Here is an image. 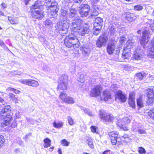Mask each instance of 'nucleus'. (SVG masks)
<instances>
[{
	"instance_id": "nucleus-64",
	"label": "nucleus",
	"mask_w": 154,
	"mask_h": 154,
	"mask_svg": "<svg viewBox=\"0 0 154 154\" xmlns=\"http://www.w3.org/2000/svg\"><path fill=\"white\" fill-rule=\"evenodd\" d=\"M14 100L15 103H18V100L15 97L12 100Z\"/></svg>"
},
{
	"instance_id": "nucleus-42",
	"label": "nucleus",
	"mask_w": 154,
	"mask_h": 154,
	"mask_svg": "<svg viewBox=\"0 0 154 154\" xmlns=\"http://www.w3.org/2000/svg\"><path fill=\"white\" fill-rule=\"evenodd\" d=\"M135 94L134 92H131L129 94L128 100H135Z\"/></svg>"
},
{
	"instance_id": "nucleus-35",
	"label": "nucleus",
	"mask_w": 154,
	"mask_h": 154,
	"mask_svg": "<svg viewBox=\"0 0 154 154\" xmlns=\"http://www.w3.org/2000/svg\"><path fill=\"white\" fill-rule=\"evenodd\" d=\"M137 105L140 107H141L143 106V103L142 99L141 97H139L137 100Z\"/></svg>"
},
{
	"instance_id": "nucleus-10",
	"label": "nucleus",
	"mask_w": 154,
	"mask_h": 154,
	"mask_svg": "<svg viewBox=\"0 0 154 154\" xmlns=\"http://www.w3.org/2000/svg\"><path fill=\"white\" fill-rule=\"evenodd\" d=\"M98 115L101 119L106 124L109 122H112L114 119V117L112 114L107 113L103 110H100Z\"/></svg>"
},
{
	"instance_id": "nucleus-37",
	"label": "nucleus",
	"mask_w": 154,
	"mask_h": 154,
	"mask_svg": "<svg viewBox=\"0 0 154 154\" xmlns=\"http://www.w3.org/2000/svg\"><path fill=\"white\" fill-rule=\"evenodd\" d=\"M90 128L91 132L93 133H95L97 134H99V132L97 131V127L92 126Z\"/></svg>"
},
{
	"instance_id": "nucleus-57",
	"label": "nucleus",
	"mask_w": 154,
	"mask_h": 154,
	"mask_svg": "<svg viewBox=\"0 0 154 154\" xmlns=\"http://www.w3.org/2000/svg\"><path fill=\"white\" fill-rule=\"evenodd\" d=\"M15 115L17 118H19L20 117V113L19 111H16Z\"/></svg>"
},
{
	"instance_id": "nucleus-51",
	"label": "nucleus",
	"mask_w": 154,
	"mask_h": 154,
	"mask_svg": "<svg viewBox=\"0 0 154 154\" xmlns=\"http://www.w3.org/2000/svg\"><path fill=\"white\" fill-rule=\"evenodd\" d=\"M125 38L124 36H121L120 38V42L121 43H122L125 41Z\"/></svg>"
},
{
	"instance_id": "nucleus-62",
	"label": "nucleus",
	"mask_w": 154,
	"mask_h": 154,
	"mask_svg": "<svg viewBox=\"0 0 154 154\" xmlns=\"http://www.w3.org/2000/svg\"><path fill=\"white\" fill-rule=\"evenodd\" d=\"M5 45V43L4 42L1 40L0 39V46H3Z\"/></svg>"
},
{
	"instance_id": "nucleus-59",
	"label": "nucleus",
	"mask_w": 154,
	"mask_h": 154,
	"mask_svg": "<svg viewBox=\"0 0 154 154\" xmlns=\"http://www.w3.org/2000/svg\"><path fill=\"white\" fill-rule=\"evenodd\" d=\"M9 96L11 97V99L13 100L15 97L14 95L12 93H9Z\"/></svg>"
},
{
	"instance_id": "nucleus-3",
	"label": "nucleus",
	"mask_w": 154,
	"mask_h": 154,
	"mask_svg": "<svg viewBox=\"0 0 154 154\" xmlns=\"http://www.w3.org/2000/svg\"><path fill=\"white\" fill-rule=\"evenodd\" d=\"M145 27L144 30L142 32L141 39L140 40V44L142 45H145L149 41L150 35L149 29L154 32V22L152 20H148Z\"/></svg>"
},
{
	"instance_id": "nucleus-52",
	"label": "nucleus",
	"mask_w": 154,
	"mask_h": 154,
	"mask_svg": "<svg viewBox=\"0 0 154 154\" xmlns=\"http://www.w3.org/2000/svg\"><path fill=\"white\" fill-rule=\"evenodd\" d=\"M100 0H90L91 4L92 5L96 4Z\"/></svg>"
},
{
	"instance_id": "nucleus-34",
	"label": "nucleus",
	"mask_w": 154,
	"mask_h": 154,
	"mask_svg": "<svg viewBox=\"0 0 154 154\" xmlns=\"http://www.w3.org/2000/svg\"><path fill=\"white\" fill-rule=\"evenodd\" d=\"M61 144L63 146H68L70 142H68L66 139H64L60 141Z\"/></svg>"
},
{
	"instance_id": "nucleus-54",
	"label": "nucleus",
	"mask_w": 154,
	"mask_h": 154,
	"mask_svg": "<svg viewBox=\"0 0 154 154\" xmlns=\"http://www.w3.org/2000/svg\"><path fill=\"white\" fill-rule=\"evenodd\" d=\"M51 23V21L49 20H47L45 21V24L46 25L49 26Z\"/></svg>"
},
{
	"instance_id": "nucleus-15",
	"label": "nucleus",
	"mask_w": 154,
	"mask_h": 154,
	"mask_svg": "<svg viewBox=\"0 0 154 154\" xmlns=\"http://www.w3.org/2000/svg\"><path fill=\"white\" fill-rule=\"evenodd\" d=\"M144 55L143 50L139 47H137L134 52L133 57L135 60H139L143 57Z\"/></svg>"
},
{
	"instance_id": "nucleus-53",
	"label": "nucleus",
	"mask_w": 154,
	"mask_h": 154,
	"mask_svg": "<svg viewBox=\"0 0 154 154\" xmlns=\"http://www.w3.org/2000/svg\"><path fill=\"white\" fill-rule=\"evenodd\" d=\"M102 154H113V153L109 150H107L103 152Z\"/></svg>"
},
{
	"instance_id": "nucleus-18",
	"label": "nucleus",
	"mask_w": 154,
	"mask_h": 154,
	"mask_svg": "<svg viewBox=\"0 0 154 154\" xmlns=\"http://www.w3.org/2000/svg\"><path fill=\"white\" fill-rule=\"evenodd\" d=\"M115 98L116 100H119L122 102H124L126 100V95L123 94L121 91H119L116 92Z\"/></svg>"
},
{
	"instance_id": "nucleus-7",
	"label": "nucleus",
	"mask_w": 154,
	"mask_h": 154,
	"mask_svg": "<svg viewBox=\"0 0 154 154\" xmlns=\"http://www.w3.org/2000/svg\"><path fill=\"white\" fill-rule=\"evenodd\" d=\"M135 43L133 40H128L125 45L123 48V51L122 57L124 60L127 59L131 56V49L134 46Z\"/></svg>"
},
{
	"instance_id": "nucleus-43",
	"label": "nucleus",
	"mask_w": 154,
	"mask_h": 154,
	"mask_svg": "<svg viewBox=\"0 0 154 154\" xmlns=\"http://www.w3.org/2000/svg\"><path fill=\"white\" fill-rule=\"evenodd\" d=\"M148 114L150 117L154 119V108L152 109L149 111Z\"/></svg>"
},
{
	"instance_id": "nucleus-16",
	"label": "nucleus",
	"mask_w": 154,
	"mask_h": 154,
	"mask_svg": "<svg viewBox=\"0 0 154 154\" xmlns=\"http://www.w3.org/2000/svg\"><path fill=\"white\" fill-rule=\"evenodd\" d=\"M59 97L62 100L66 103L72 104L75 103L74 99L72 97L67 96L65 93H61Z\"/></svg>"
},
{
	"instance_id": "nucleus-25",
	"label": "nucleus",
	"mask_w": 154,
	"mask_h": 154,
	"mask_svg": "<svg viewBox=\"0 0 154 154\" xmlns=\"http://www.w3.org/2000/svg\"><path fill=\"white\" fill-rule=\"evenodd\" d=\"M103 23V19L100 17H97L95 19L94 26V27L97 26H101Z\"/></svg>"
},
{
	"instance_id": "nucleus-50",
	"label": "nucleus",
	"mask_w": 154,
	"mask_h": 154,
	"mask_svg": "<svg viewBox=\"0 0 154 154\" xmlns=\"http://www.w3.org/2000/svg\"><path fill=\"white\" fill-rule=\"evenodd\" d=\"M101 26H97L94 27V28L93 29V31H98L99 30L98 29H99V30H100L101 29Z\"/></svg>"
},
{
	"instance_id": "nucleus-47",
	"label": "nucleus",
	"mask_w": 154,
	"mask_h": 154,
	"mask_svg": "<svg viewBox=\"0 0 154 154\" xmlns=\"http://www.w3.org/2000/svg\"><path fill=\"white\" fill-rule=\"evenodd\" d=\"M137 76L139 79L142 80L144 76V75L142 74L141 73H139L137 74Z\"/></svg>"
},
{
	"instance_id": "nucleus-6",
	"label": "nucleus",
	"mask_w": 154,
	"mask_h": 154,
	"mask_svg": "<svg viewBox=\"0 0 154 154\" xmlns=\"http://www.w3.org/2000/svg\"><path fill=\"white\" fill-rule=\"evenodd\" d=\"M0 103L1 106H0V117H4L7 116L11 115V106L7 105L6 101L0 97Z\"/></svg>"
},
{
	"instance_id": "nucleus-38",
	"label": "nucleus",
	"mask_w": 154,
	"mask_h": 154,
	"mask_svg": "<svg viewBox=\"0 0 154 154\" xmlns=\"http://www.w3.org/2000/svg\"><path fill=\"white\" fill-rule=\"evenodd\" d=\"M134 100H128V103L130 106L133 109L135 108V107Z\"/></svg>"
},
{
	"instance_id": "nucleus-14",
	"label": "nucleus",
	"mask_w": 154,
	"mask_h": 154,
	"mask_svg": "<svg viewBox=\"0 0 154 154\" xmlns=\"http://www.w3.org/2000/svg\"><path fill=\"white\" fill-rule=\"evenodd\" d=\"M79 12L82 17L87 16L88 14L90 7L87 4H82L79 7Z\"/></svg>"
},
{
	"instance_id": "nucleus-22",
	"label": "nucleus",
	"mask_w": 154,
	"mask_h": 154,
	"mask_svg": "<svg viewBox=\"0 0 154 154\" xmlns=\"http://www.w3.org/2000/svg\"><path fill=\"white\" fill-rule=\"evenodd\" d=\"M125 18L129 22H131L135 20L136 17L133 14L127 12L126 13Z\"/></svg>"
},
{
	"instance_id": "nucleus-28",
	"label": "nucleus",
	"mask_w": 154,
	"mask_h": 154,
	"mask_svg": "<svg viewBox=\"0 0 154 154\" xmlns=\"http://www.w3.org/2000/svg\"><path fill=\"white\" fill-rule=\"evenodd\" d=\"M28 85L36 87L39 85V84L36 81L32 79H29Z\"/></svg>"
},
{
	"instance_id": "nucleus-44",
	"label": "nucleus",
	"mask_w": 154,
	"mask_h": 154,
	"mask_svg": "<svg viewBox=\"0 0 154 154\" xmlns=\"http://www.w3.org/2000/svg\"><path fill=\"white\" fill-rule=\"evenodd\" d=\"M67 119L69 124L70 125H72L74 123V121L72 117L70 116H68Z\"/></svg>"
},
{
	"instance_id": "nucleus-60",
	"label": "nucleus",
	"mask_w": 154,
	"mask_h": 154,
	"mask_svg": "<svg viewBox=\"0 0 154 154\" xmlns=\"http://www.w3.org/2000/svg\"><path fill=\"white\" fill-rule=\"evenodd\" d=\"M1 5L3 7V9H4L7 7V5L5 3H2Z\"/></svg>"
},
{
	"instance_id": "nucleus-46",
	"label": "nucleus",
	"mask_w": 154,
	"mask_h": 154,
	"mask_svg": "<svg viewBox=\"0 0 154 154\" xmlns=\"http://www.w3.org/2000/svg\"><path fill=\"white\" fill-rule=\"evenodd\" d=\"M29 80L28 79H21L20 80V82L23 84L28 85Z\"/></svg>"
},
{
	"instance_id": "nucleus-23",
	"label": "nucleus",
	"mask_w": 154,
	"mask_h": 154,
	"mask_svg": "<svg viewBox=\"0 0 154 154\" xmlns=\"http://www.w3.org/2000/svg\"><path fill=\"white\" fill-rule=\"evenodd\" d=\"M82 54L85 56H88L90 54V50L89 47L86 45H85L83 46L81 49Z\"/></svg>"
},
{
	"instance_id": "nucleus-48",
	"label": "nucleus",
	"mask_w": 154,
	"mask_h": 154,
	"mask_svg": "<svg viewBox=\"0 0 154 154\" xmlns=\"http://www.w3.org/2000/svg\"><path fill=\"white\" fill-rule=\"evenodd\" d=\"M8 89L9 90L14 91V92L16 94H18L20 92V91L18 90L12 88H9Z\"/></svg>"
},
{
	"instance_id": "nucleus-1",
	"label": "nucleus",
	"mask_w": 154,
	"mask_h": 154,
	"mask_svg": "<svg viewBox=\"0 0 154 154\" xmlns=\"http://www.w3.org/2000/svg\"><path fill=\"white\" fill-rule=\"evenodd\" d=\"M60 11V21L57 23L56 30L61 36H64L68 32L69 25L66 20L67 11L62 9Z\"/></svg>"
},
{
	"instance_id": "nucleus-11",
	"label": "nucleus",
	"mask_w": 154,
	"mask_h": 154,
	"mask_svg": "<svg viewBox=\"0 0 154 154\" xmlns=\"http://www.w3.org/2000/svg\"><path fill=\"white\" fill-rule=\"evenodd\" d=\"M111 142L113 145H119L121 143V139L118 137V133L117 132L112 131L109 133Z\"/></svg>"
},
{
	"instance_id": "nucleus-55",
	"label": "nucleus",
	"mask_w": 154,
	"mask_h": 154,
	"mask_svg": "<svg viewBox=\"0 0 154 154\" xmlns=\"http://www.w3.org/2000/svg\"><path fill=\"white\" fill-rule=\"evenodd\" d=\"M98 30H99V29H98ZM100 32V30H98L97 31H93V33L95 35H97Z\"/></svg>"
},
{
	"instance_id": "nucleus-33",
	"label": "nucleus",
	"mask_w": 154,
	"mask_h": 154,
	"mask_svg": "<svg viewBox=\"0 0 154 154\" xmlns=\"http://www.w3.org/2000/svg\"><path fill=\"white\" fill-rule=\"evenodd\" d=\"M138 128L137 126V124L136 123H134L132 125V127L131 128V130L133 132H137Z\"/></svg>"
},
{
	"instance_id": "nucleus-13",
	"label": "nucleus",
	"mask_w": 154,
	"mask_h": 154,
	"mask_svg": "<svg viewBox=\"0 0 154 154\" xmlns=\"http://www.w3.org/2000/svg\"><path fill=\"white\" fill-rule=\"evenodd\" d=\"M68 77L67 75H64L61 77L57 87V90H64L67 89L68 82Z\"/></svg>"
},
{
	"instance_id": "nucleus-9",
	"label": "nucleus",
	"mask_w": 154,
	"mask_h": 154,
	"mask_svg": "<svg viewBox=\"0 0 154 154\" xmlns=\"http://www.w3.org/2000/svg\"><path fill=\"white\" fill-rule=\"evenodd\" d=\"M0 119L3 120L2 125L3 127L6 126H8L11 128H14L17 125V123L15 120L11 124L12 119V117L11 115L7 116L4 117H0Z\"/></svg>"
},
{
	"instance_id": "nucleus-5",
	"label": "nucleus",
	"mask_w": 154,
	"mask_h": 154,
	"mask_svg": "<svg viewBox=\"0 0 154 154\" xmlns=\"http://www.w3.org/2000/svg\"><path fill=\"white\" fill-rule=\"evenodd\" d=\"M54 0H45L46 5L48 7V12L50 17L56 18L57 17L58 9L56 4L53 2Z\"/></svg>"
},
{
	"instance_id": "nucleus-49",
	"label": "nucleus",
	"mask_w": 154,
	"mask_h": 154,
	"mask_svg": "<svg viewBox=\"0 0 154 154\" xmlns=\"http://www.w3.org/2000/svg\"><path fill=\"white\" fill-rule=\"evenodd\" d=\"M137 132L140 134H144L146 133V131L143 129H138Z\"/></svg>"
},
{
	"instance_id": "nucleus-19",
	"label": "nucleus",
	"mask_w": 154,
	"mask_h": 154,
	"mask_svg": "<svg viewBox=\"0 0 154 154\" xmlns=\"http://www.w3.org/2000/svg\"><path fill=\"white\" fill-rule=\"evenodd\" d=\"M100 85H96L90 91V95L91 97H95L99 96L100 94Z\"/></svg>"
},
{
	"instance_id": "nucleus-56",
	"label": "nucleus",
	"mask_w": 154,
	"mask_h": 154,
	"mask_svg": "<svg viewBox=\"0 0 154 154\" xmlns=\"http://www.w3.org/2000/svg\"><path fill=\"white\" fill-rule=\"evenodd\" d=\"M31 135V134L30 133H28L27 134H26L25 136L23 137V139L26 141H27V138L28 137L30 136Z\"/></svg>"
},
{
	"instance_id": "nucleus-29",
	"label": "nucleus",
	"mask_w": 154,
	"mask_h": 154,
	"mask_svg": "<svg viewBox=\"0 0 154 154\" xmlns=\"http://www.w3.org/2000/svg\"><path fill=\"white\" fill-rule=\"evenodd\" d=\"M93 5V13L92 15H97L99 14V9L98 7L96 5Z\"/></svg>"
},
{
	"instance_id": "nucleus-24",
	"label": "nucleus",
	"mask_w": 154,
	"mask_h": 154,
	"mask_svg": "<svg viewBox=\"0 0 154 154\" xmlns=\"http://www.w3.org/2000/svg\"><path fill=\"white\" fill-rule=\"evenodd\" d=\"M70 14L69 17H72V15L73 14L75 15V20H73V21L72 22H74L75 21H77L78 20H81L80 19V17L78 15L75 9L73 8H71L70 10Z\"/></svg>"
},
{
	"instance_id": "nucleus-61",
	"label": "nucleus",
	"mask_w": 154,
	"mask_h": 154,
	"mask_svg": "<svg viewBox=\"0 0 154 154\" xmlns=\"http://www.w3.org/2000/svg\"><path fill=\"white\" fill-rule=\"evenodd\" d=\"M115 88L114 90H112V91H114V90H116L117 89V87H116V85H115L113 84V85H112L111 88V89H112V88Z\"/></svg>"
},
{
	"instance_id": "nucleus-41",
	"label": "nucleus",
	"mask_w": 154,
	"mask_h": 154,
	"mask_svg": "<svg viewBox=\"0 0 154 154\" xmlns=\"http://www.w3.org/2000/svg\"><path fill=\"white\" fill-rule=\"evenodd\" d=\"M143 9V6L140 5H138L134 6V10L135 11H140L142 10Z\"/></svg>"
},
{
	"instance_id": "nucleus-45",
	"label": "nucleus",
	"mask_w": 154,
	"mask_h": 154,
	"mask_svg": "<svg viewBox=\"0 0 154 154\" xmlns=\"http://www.w3.org/2000/svg\"><path fill=\"white\" fill-rule=\"evenodd\" d=\"M85 112L88 115L90 116H93V113L92 112H91L88 109H85L84 110Z\"/></svg>"
},
{
	"instance_id": "nucleus-12",
	"label": "nucleus",
	"mask_w": 154,
	"mask_h": 154,
	"mask_svg": "<svg viewBox=\"0 0 154 154\" xmlns=\"http://www.w3.org/2000/svg\"><path fill=\"white\" fill-rule=\"evenodd\" d=\"M131 120L127 117L123 118L122 119H120L118 120L117 125L118 126L121 128H122L124 131H127L128 130V128L126 126L130 123Z\"/></svg>"
},
{
	"instance_id": "nucleus-8",
	"label": "nucleus",
	"mask_w": 154,
	"mask_h": 154,
	"mask_svg": "<svg viewBox=\"0 0 154 154\" xmlns=\"http://www.w3.org/2000/svg\"><path fill=\"white\" fill-rule=\"evenodd\" d=\"M78 42L77 36L74 33H71L67 36L64 40L65 45L68 48L76 45Z\"/></svg>"
},
{
	"instance_id": "nucleus-40",
	"label": "nucleus",
	"mask_w": 154,
	"mask_h": 154,
	"mask_svg": "<svg viewBox=\"0 0 154 154\" xmlns=\"http://www.w3.org/2000/svg\"><path fill=\"white\" fill-rule=\"evenodd\" d=\"M138 152L140 154H145L146 151L145 149L142 147H139L138 148Z\"/></svg>"
},
{
	"instance_id": "nucleus-39",
	"label": "nucleus",
	"mask_w": 154,
	"mask_h": 154,
	"mask_svg": "<svg viewBox=\"0 0 154 154\" xmlns=\"http://www.w3.org/2000/svg\"><path fill=\"white\" fill-rule=\"evenodd\" d=\"M147 96H151L152 95H154V92L152 88H149L147 90Z\"/></svg>"
},
{
	"instance_id": "nucleus-17",
	"label": "nucleus",
	"mask_w": 154,
	"mask_h": 154,
	"mask_svg": "<svg viewBox=\"0 0 154 154\" xmlns=\"http://www.w3.org/2000/svg\"><path fill=\"white\" fill-rule=\"evenodd\" d=\"M108 37L104 34L100 35L97 42L96 45L97 47L101 48L106 44L108 40Z\"/></svg>"
},
{
	"instance_id": "nucleus-63",
	"label": "nucleus",
	"mask_w": 154,
	"mask_h": 154,
	"mask_svg": "<svg viewBox=\"0 0 154 154\" xmlns=\"http://www.w3.org/2000/svg\"><path fill=\"white\" fill-rule=\"evenodd\" d=\"M74 2L77 3H79L83 0H73Z\"/></svg>"
},
{
	"instance_id": "nucleus-31",
	"label": "nucleus",
	"mask_w": 154,
	"mask_h": 154,
	"mask_svg": "<svg viewBox=\"0 0 154 154\" xmlns=\"http://www.w3.org/2000/svg\"><path fill=\"white\" fill-rule=\"evenodd\" d=\"M148 99L147 100V103L148 105H150L154 101V95L151 96H147Z\"/></svg>"
},
{
	"instance_id": "nucleus-2",
	"label": "nucleus",
	"mask_w": 154,
	"mask_h": 154,
	"mask_svg": "<svg viewBox=\"0 0 154 154\" xmlns=\"http://www.w3.org/2000/svg\"><path fill=\"white\" fill-rule=\"evenodd\" d=\"M82 22V20H78L72 23L71 29L78 36H84L90 31L88 26L86 24L81 25Z\"/></svg>"
},
{
	"instance_id": "nucleus-32",
	"label": "nucleus",
	"mask_w": 154,
	"mask_h": 154,
	"mask_svg": "<svg viewBox=\"0 0 154 154\" xmlns=\"http://www.w3.org/2000/svg\"><path fill=\"white\" fill-rule=\"evenodd\" d=\"M86 140H87L88 145L91 148H93L94 147V146L92 140L91 138H89L88 137H87L86 138Z\"/></svg>"
},
{
	"instance_id": "nucleus-36",
	"label": "nucleus",
	"mask_w": 154,
	"mask_h": 154,
	"mask_svg": "<svg viewBox=\"0 0 154 154\" xmlns=\"http://www.w3.org/2000/svg\"><path fill=\"white\" fill-rule=\"evenodd\" d=\"M5 141V137L3 135L0 134V148L3 146Z\"/></svg>"
},
{
	"instance_id": "nucleus-30",
	"label": "nucleus",
	"mask_w": 154,
	"mask_h": 154,
	"mask_svg": "<svg viewBox=\"0 0 154 154\" xmlns=\"http://www.w3.org/2000/svg\"><path fill=\"white\" fill-rule=\"evenodd\" d=\"M63 124V123L61 121L58 123H56L55 122H54L53 123V126L56 128H59L62 127Z\"/></svg>"
},
{
	"instance_id": "nucleus-27",
	"label": "nucleus",
	"mask_w": 154,
	"mask_h": 154,
	"mask_svg": "<svg viewBox=\"0 0 154 154\" xmlns=\"http://www.w3.org/2000/svg\"><path fill=\"white\" fill-rule=\"evenodd\" d=\"M44 148H47L51 146V141L48 138H46L44 139Z\"/></svg>"
},
{
	"instance_id": "nucleus-20",
	"label": "nucleus",
	"mask_w": 154,
	"mask_h": 154,
	"mask_svg": "<svg viewBox=\"0 0 154 154\" xmlns=\"http://www.w3.org/2000/svg\"><path fill=\"white\" fill-rule=\"evenodd\" d=\"M107 53L109 55L112 54L116 49V44L112 41L109 42L106 47Z\"/></svg>"
},
{
	"instance_id": "nucleus-4",
	"label": "nucleus",
	"mask_w": 154,
	"mask_h": 154,
	"mask_svg": "<svg viewBox=\"0 0 154 154\" xmlns=\"http://www.w3.org/2000/svg\"><path fill=\"white\" fill-rule=\"evenodd\" d=\"M44 5V3L43 2L38 1L30 7L32 11L31 15L32 17L40 19L43 17L44 12L43 11L40 10L39 8L40 6Z\"/></svg>"
},
{
	"instance_id": "nucleus-58",
	"label": "nucleus",
	"mask_w": 154,
	"mask_h": 154,
	"mask_svg": "<svg viewBox=\"0 0 154 154\" xmlns=\"http://www.w3.org/2000/svg\"><path fill=\"white\" fill-rule=\"evenodd\" d=\"M79 81L81 82H84L85 81V79H84L83 78H82L80 77L79 78Z\"/></svg>"
},
{
	"instance_id": "nucleus-21",
	"label": "nucleus",
	"mask_w": 154,
	"mask_h": 154,
	"mask_svg": "<svg viewBox=\"0 0 154 154\" xmlns=\"http://www.w3.org/2000/svg\"><path fill=\"white\" fill-rule=\"evenodd\" d=\"M111 99L109 91L106 90L104 91L102 97H100L101 100H104L105 101L109 100Z\"/></svg>"
},
{
	"instance_id": "nucleus-26",
	"label": "nucleus",
	"mask_w": 154,
	"mask_h": 154,
	"mask_svg": "<svg viewBox=\"0 0 154 154\" xmlns=\"http://www.w3.org/2000/svg\"><path fill=\"white\" fill-rule=\"evenodd\" d=\"M8 19L9 22L12 24H17L18 23V19L14 17H8Z\"/></svg>"
}]
</instances>
